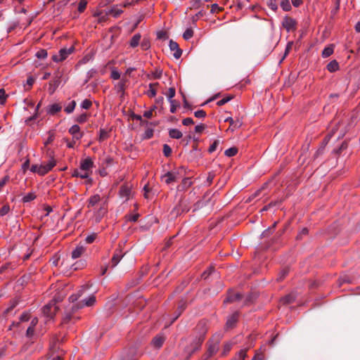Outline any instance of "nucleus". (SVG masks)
I'll return each mask as SVG.
<instances>
[{
  "instance_id": "nucleus-28",
  "label": "nucleus",
  "mask_w": 360,
  "mask_h": 360,
  "mask_svg": "<svg viewBox=\"0 0 360 360\" xmlns=\"http://www.w3.org/2000/svg\"><path fill=\"white\" fill-rule=\"evenodd\" d=\"M46 153H47V155L51 158L50 160L49 161V162L46 165L51 169L56 165V161L54 160L53 157V152L50 149H48Z\"/></svg>"
},
{
  "instance_id": "nucleus-18",
  "label": "nucleus",
  "mask_w": 360,
  "mask_h": 360,
  "mask_svg": "<svg viewBox=\"0 0 360 360\" xmlns=\"http://www.w3.org/2000/svg\"><path fill=\"white\" fill-rule=\"evenodd\" d=\"M101 200V198L99 195L96 194L94 195H92L88 200V207H93L98 204Z\"/></svg>"
},
{
  "instance_id": "nucleus-50",
  "label": "nucleus",
  "mask_w": 360,
  "mask_h": 360,
  "mask_svg": "<svg viewBox=\"0 0 360 360\" xmlns=\"http://www.w3.org/2000/svg\"><path fill=\"white\" fill-rule=\"evenodd\" d=\"M194 115L198 118H202L206 116V112L203 110H198L194 112Z\"/></svg>"
},
{
  "instance_id": "nucleus-8",
  "label": "nucleus",
  "mask_w": 360,
  "mask_h": 360,
  "mask_svg": "<svg viewBox=\"0 0 360 360\" xmlns=\"http://www.w3.org/2000/svg\"><path fill=\"white\" fill-rule=\"evenodd\" d=\"M94 167V162L90 158H87L80 162V170L91 172V169Z\"/></svg>"
},
{
  "instance_id": "nucleus-40",
  "label": "nucleus",
  "mask_w": 360,
  "mask_h": 360,
  "mask_svg": "<svg viewBox=\"0 0 360 360\" xmlns=\"http://www.w3.org/2000/svg\"><path fill=\"white\" fill-rule=\"evenodd\" d=\"M292 45H293L292 41H290L288 43L285 50L284 56H283V58L281 59V62H282L284 60V58L288 55Z\"/></svg>"
},
{
  "instance_id": "nucleus-3",
  "label": "nucleus",
  "mask_w": 360,
  "mask_h": 360,
  "mask_svg": "<svg viewBox=\"0 0 360 360\" xmlns=\"http://www.w3.org/2000/svg\"><path fill=\"white\" fill-rule=\"evenodd\" d=\"M188 210L186 208V203L181 200L179 203L173 208V210L171 212V214L173 216L177 217L178 215L181 214L184 212H186Z\"/></svg>"
},
{
  "instance_id": "nucleus-1",
  "label": "nucleus",
  "mask_w": 360,
  "mask_h": 360,
  "mask_svg": "<svg viewBox=\"0 0 360 360\" xmlns=\"http://www.w3.org/2000/svg\"><path fill=\"white\" fill-rule=\"evenodd\" d=\"M96 302V297L94 295H91L88 299L82 300V301L74 304L72 305V310H78L84 306L86 307H91Z\"/></svg>"
},
{
  "instance_id": "nucleus-13",
  "label": "nucleus",
  "mask_w": 360,
  "mask_h": 360,
  "mask_svg": "<svg viewBox=\"0 0 360 360\" xmlns=\"http://www.w3.org/2000/svg\"><path fill=\"white\" fill-rule=\"evenodd\" d=\"M219 348V340H216L215 342L210 343L207 349V354L209 356H211L216 354Z\"/></svg>"
},
{
  "instance_id": "nucleus-43",
  "label": "nucleus",
  "mask_w": 360,
  "mask_h": 360,
  "mask_svg": "<svg viewBox=\"0 0 360 360\" xmlns=\"http://www.w3.org/2000/svg\"><path fill=\"white\" fill-rule=\"evenodd\" d=\"M10 211V207L8 205H4L1 209H0V215L4 216L7 214Z\"/></svg>"
},
{
  "instance_id": "nucleus-55",
  "label": "nucleus",
  "mask_w": 360,
  "mask_h": 360,
  "mask_svg": "<svg viewBox=\"0 0 360 360\" xmlns=\"http://www.w3.org/2000/svg\"><path fill=\"white\" fill-rule=\"evenodd\" d=\"M41 165L39 166L37 165H33L31 167L30 170L33 173H37L38 174H39V171H41Z\"/></svg>"
},
{
  "instance_id": "nucleus-61",
  "label": "nucleus",
  "mask_w": 360,
  "mask_h": 360,
  "mask_svg": "<svg viewBox=\"0 0 360 360\" xmlns=\"http://www.w3.org/2000/svg\"><path fill=\"white\" fill-rule=\"evenodd\" d=\"M205 129V124H199V125L195 126V131L198 134H201Z\"/></svg>"
},
{
  "instance_id": "nucleus-20",
  "label": "nucleus",
  "mask_w": 360,
  "mask_h": 360,
  "mask_svg": "<svg viewBox=\"0 0 360 360\" xmlns=\"http://www.w3.org/2000/svg\"><path fill=\"white\" fill-rule=\"evenodd\" d=\"M126 83H127V80L124 79H122V80L120 82H119L117 85H116V87L117 89V91L120 93H121V96L122 97L124 94V89H125V87H126Z\"/></svg>"
},
{
  "instance_id": "nucleus-34",
  "label": "nucleus",
  "mask_w": 360,
  "mask_h": 360,
  "mask_svg": "<svg viewBox=\"0 0 360 360\" xmlns=\"http://www.w3.org/2000/svg\"><path fill=\"white\" fill-rule=\"evenodd\" d=\"M193 36V31L191 28H188L183 34V37L186 40L190 39Z\"/></svg>"
},
{
  "instance_id": "nucleus-21",
  "label": "nucleus",
  "mask_w": 360,
  "mask_h": 360,
  "mask_svg": "<svg viewBox=\"0 0 360 360\" xmlns=\"http://www.w3.org/2000/svg\"><path fill=\"white\" fill-rule=\"evenodd\" d=\"M169 136L172 139H179L182 137V133L176 129H171L169 130Z\"/></svg>"
},
{
  "instance_id": "nucleus-42",
  "label": "nucleus",
  "mask_w": 360,
  "mask_h": 360,
  "mask_svg": "<svg viewBox=\"0 0 360 360\" xmlns=\"http://www.w3.org/2000/svg\"><path fill=\"white\" fill-rule=\"evenodd\" d=\"M86 4H87V1H85V0H82L79 3V6H78V11L79 13H82L84 12V11L85 10L86 7Z\"/></svg>"
},
{
  "instance_id": "nucleus-64",
  "label": "nucleus",
  "mask_w": 360,
  "mask_h": 360,
  "mask_svg": "<svg viewBox=\"0 0 360 360\" xmlns=\"http://www.w3.org/2000/svg\"><path fill=\"white\" fill-rule=\"evenodd\" d=\"M34 332V328H33L32 326H29L28 328L27 329V332H26L27 337L31 338L33 335Z\"/></svg>"
},
{
  "instance_id": "nucleus-6",
  "label": "nucleus",
  "mask_w": 360,
  "mask_h": 360,
  "mask_svg": "<svg viewBox=\"0 0 360 360\" xmlns=\"http://www.w3.org/2000/svg\"><path fill=\"white\" fill-rule=\"evenodd\" d=\"M169 46L170 50L174 51L173 54L174 57L176 59H179L182 54V51L179 49V44L176 41H174L172 39H171L169 41Z\"/></svg>"
},
{
  "instance_id": "nucleus-11",
  "label": "nucleus",
  "mask_w": 360,
  "mask_h": 360,
  "mask_svg": "<svg viewBox=\"0 0 360 360\" xmlns=\"http://www.w3.org/2000/svg\"><path fill=\"white\" fill-rule=\"evenodd\" d=\"M69 133L77 140L80 139L83 136L82 133H80V128L77 124L72 126L69 129Z\"/></svg>"
},
{
  "instance_id": "nucleus-39",
  "label": "nucleus",
  "mask_w": 360,
  "mask_h": 360,
  "mask_svg": "<svg viewBox=\"0 0 360 360\" xmlns=\"http://www.w3.org/2000/svg\"><path fill=\"white\" fill-rule=\"evenodd\" d=\"M87 120V115L86 113H82V115H80L79 116H78L75 121L82 124V123H84Z\"/></svg>"
},
{
  "instance_id": "nucleus-19",
  "label": "nucleus",
  "mask_w": 360,
  "mask_h": 360,
  "mask_svg": "<svg viewBox=\"0 0 360 360\" xmlns=\"http://www.w3.org/2000/svg\"><path fill=\"white\" fill-rule=\"evenodd\" d=\"M339 69V64L336 60H331L327 65V70L330 72H334Z\"/></svg>"
},
{
  "instance_id": "nucleus-46",
  "label": "nucleus",
  "mask_w": 360,
  "mask_h": 360,
  "mask_svg": "<svg viewBox=\"0 0 360 360\" xmlns=\"http://www.w3.org/2000/svg\"><path fill=\"white\" fill-rule=\"evenodd\" d=\"M219 144V140H215L213 143L210 146L208 149V152L210 153H213L217 148L218 145Z\"/></svg>"
},
{
  "instance_id": "nucleus-5",
  "label": "nucleus",
  "mask_w": 360,
  "mask_h": 360,
  "mask_svg": "<svg viewBox=\"0 0 360 360\" xmlns=\"http://www.w3.org/2000/svg\"><path fill=\"white\" fill-rule=\"evenodd\" d=\"M296 21L290 17H285L283 22V27L288 30H294L296 29Z\"/></svg>"
},
{
  "instance_id": "nucleus-2",
  "label": "nucleus",
  "mask_w": 360,
  "mask_h": 360,
  "mask_svg": "<svg viewBox=\"0 0 360 360\" xmlns=\"http://www.w3.org/2000/svg\"><path fill=\"white\" fill-rule=\"evenodd\" d=\"M74 48L72 46L70 49H61L58 55H53L52 60L54 62H61L67 58V57L73 51Z\"/></svg>"
},
{
  "instance_id": "nucleus-32",
  "label": "nucleus",
  "mask_w": 360,
  "mask_h": 360,
  "mask_svg": "<svg viewBox=\"0 0 360 360\" xmlns=\"http://www.w3.org/2000/svg\"><path fill=\"white\" fill-rule=\"evenodd\" d=\"M76 106V102L75 101H72L70 103L65 107V111L67 113H71L73 112Z\"/></svg>"
},
{
  "instance_id": "nucleus-47",
  "label": "nucleus",
  "mask_w": 360,
  "mask_h": 360,
  "mask_svg": "<svg viewBox=\"0 0 360 360\" xmlns=\"http://www.w3.org/2000/svg\"><path fill=\"white\" fill-rule=\"evenodd\" d=\"M51 170L50 167L46 165H41V171H39V175L44 176Z\"/></svg>"
},
{
  "instance_id": "nucleus-15",
  "label": "nucleus",
  "mask_w": 360,
  "mask_h": 360,
  "mask_svg": "<svg viewBox=\"0 0 360 360\" xmlns=\"http://www.w3.org/2000/svg\"><path fill=\"white\" fill-rule=\"evenodd\" d=\"M56 310V307H55L53 304H50L45 305L43 308L44 314L49 317H53Z\"/></svg>"
},
{
  "instance_id": "nucleus-30",
  "label": "nucleus",
  "mask_w": 360,
  "mask_h": 360,
  "mask_svg": "<svg viewBox=\"0 0 360 360\" xmlns=\"http://www.w3.org/2000/svg\"><path fill=\"white\" fill-rule=\"evenodd\" d=\"M280 0H267L268 6L276 11L278 9V3Z\"/></svg>"
},
{
  "instance_id": "nucleus-29",
  "label": "nucleus",
  "mask_w": 360,
  "mask_h": 360,
  "mask_svg": "<svg viewBox=\"0 0 360 360\" xmlns=\"http://www.w3.org/2000/svg\"><path fill=\"white\" fill-rule=\"evenodd\" d=\"M238 153V148L236 147H231L225 150L224 154L228 157H233Z\"/></svg>"
},
{
  "instance_id": "nucleus-37",
  "label": "nucleus",
  "mask_w": 360,
  "mask_h": 360,
  "mask_svg": "<svg viewBox=\"0 0 360 360\" xmlns=\"http://www.w3.org/2000/svg\"><path fill=\"white\" fill-rule=\"evenodd\" d=\"M36 56L39 59H44L47 56V51L45 49H40L36 53Z\"/></svg>"
},
{
  "instance_id": "nucleus-10",
  "label": "nucleus",
  "mask_w": 360,
  "mask_h": 360,
  "mask_svg": "<svg viewBox=\"0 0 360 360\" xmlns=\"http://www.w3.org/2000/svg\"><path fill=\"white\" fill-rule=\"evenodd\" d=\"M60 83V76L57 75L50 82L49 91L51 94H53Z\"/></svg>"
},
{
  "instance_id": "nucleus-48",
  "label": "nucleus",
  "mask_w": 360,
  "mask_h": 360,
  "mask_svg": "<svg viewBox=\"0 0 360 360\" xmlns=\"http://www.w3.org/2000/svg\"><path fill=\"white\" fill-rule=\"evenodd\" d=\"M141 46L143 50H148L150 46L149 41L146 39H143L141 43Z\"/></svg>"
},
{
  "instance_id": "nucleus-60",
  "label": "nucleus",
  "mask_w": 360,
  "mask_h": 360,
  "mask_svg": "<svg viewBox=\"0 0 360 360\" xmlns=\"http://www.w3.org/2000/svg\"><path fill=\"white\" fill-rule=\"evenodd\" d=\"M182 124L185 126H188V125H190V124H194V122L192 118L191 117H186L185 119L183 120L182 121Z\"/></svg>"
},
{
  "instance_id": "nucleus-38",
  "label": "nucleus",
  "mask_w": 360,
  "mask_h": 360,
  "mask_svg": "<svg viewBox=\"0 0 360 360\" xmlns=\"http://www.w3.org/2000/svg\"><path fill=\"white\" fill-rule=\"evenodd\" d=\"M232 98H233V96H226V97L222 98L221 100H219V101H217V105L219 106H221V105L226 104V103H228L229 101H230Z\"/></svg>"
},
{
  "instance_id": "nucleus-33",
  "label": "nucleus",
  "mask_w": 360,
  "mask_h": 360,
  "mask_svg": "<svg viewBox=\"0 0 360 360\" xmlns=\"http://www.w3.org/2000/svg\"><path fill=\"white\" fill-rule=\"evenodd\" d=\"M288 272H289V269L288 268L283 269L281 271L280 274H278V276L276 278V280L278 281H281L288 274Z\"/></svg>"
},
{
  "instance_id": "nucleus-36",
  "label": "nucleus",
  "mask_w": 360,
  "mask_h": 360,
  "mask_svg": "<svg viewBox=\"0 0 360 360\" xmlns=\"http://www.w3.org/2000/svg\"><path fill=\"white\" fill-rule=\"evenodd\" d=\"M163 154L165 157L168 158L172 154V148L169 146L167 144L163 145V149H162Z\"/></svg>"
},
{
  "instance_id": "nucleus-44",
  "label": "nucleus",
  "mask_w": 360,
  "mask_h": 360,
  "mask_svg": "<svg viewBox=\"0 0 360 360\" xmlns=\"http://www.w3.org/2000/svg\"><path fill=\"white\" fill-rule=\"evenodd\" d=\"M107 212V208L105 207V205H102L99 210H98V217H99L100 218L103 217L104 216V214L106 213Z\"/></svg>"
},
{
  "instance_id": "nucleus-53",
  "label": "nucleus",
  "mask_w": 360,
  "mask_h": 360,
  "mask_svg": "<svg viewBox=\"0 0 360 360\" xmlns=\"http://www.w3.org/2000/svg\"><path fill=\"white\" fill-rule=\"evenodd\" d=\"M122 10L121 9H112L110 11V14L115 17V18H117L118 16H120L122 13Z\"/></svg>"
},
{
  "instance_id": "nucleus-7",
  "label": "nucleus",
  "mask_w": 360,
  "mask_h": 360,
  "mask_svg": "<svg viewBox=\"0 0 360 360\" xmlns=\"http://www.w3.org/2000/svg\"><path fill=\"white\" fill-rule=\"evenodd\" d=\"M238 316L239 314L237 311L229 316L226 323V328H233L235 327L236 323L238 322Z\"/></svg>"
},
{
  "instance_id": "nucleus-27",
  "label": "nucleus",
  "mask_w": 360,
  "mask_h": 360,
  "mask_svg": "<svg viewBox=\"0 0 360 360\" xmlns=\"http://www.w3.org/2000/svg\"><path fill=\"white\" fill-rule=\"evenodd\" d=\"M295 300V296L292 294L288 295L281 299V302L284 304H288L292 303Z\"/></svg>"
},
{
  "instance_id": "nucleus-35",
  "label": "nucleus",
  "mask_w": 360,
  "mask_h": 360,
  "mask_svg": "<svg viewBox=\"0 0 360 360\" xmlns=\"http://www.w3.org/2000/svg\"><path fill=\"white\" fill-rule=\"evenodd\" d=\"M36 198V195L34 193H29L22 198L24 202H30Z\"/></svg>"
},
{
  "instance_id": "nucleus-16",
  "label": "nucleus",
  "mask_w": 360,
  "mask_h": 360,
  "mask_svg": "<svg viewBox=\"0 0 360 360\" xmlns=\"http://www.w3.org/2000/svg\"><path fill=\"white\" fill-rule=\"evenodd\" d=\"M123 256L124 255L121 253L120 250H116L111 259L112 267H115V266H117V264L119 263V262L121 260Z\"/></svg>"
},
{
  "instance_id": "nucleus-24",
  "label": "nucleus",
  "mask_w": 360,
  "mask_h": 360,
  "mask_svg": "<svg viewBox=\"0 0 360 360\" xmlns=\"http://www.w3.org/2000/svg\"><path fill=\"white\" fill-rule=\"evenodd\" d=\"M61 108L62 107L59 104L54 103L49 105L48 112L51 115H54L60 111Z\"/></svg>"
},
{
  "instance_id": "nucleus-62",
  "label": "nucleus",
  "mask_w": 360,
  "mask_h": 360,
  "mask_svg": "<svg viewBox=\"0 0 360 360\" xmlns=\"http://www.w3.org/2000/svg\"><path fill=\"white\" fill-rule=\"evenodd\" d=\"M247 356V349H241L238 353L240 360H244Z\"/></svg>"
},
{
  "instance_id": "nucleus-57",
  "label": "nucleus",
  "mask_w": 360,
  "mask_h": 360,
  "mask_svg": "<svg viewBox=\"0 0 360 360\" xmlns=\"http://www.w3.org/2000/svg\"><path fill=\"white\" fill-rule=\"evenodd\" d=\"M53 139H54V134L51 131H49V137L44 143L45 146H46L48 144L52 143Z\"/></svg>"
},
{
  "instance_id": "nucleus-23",
  "label": "nucleus",
  "mask_w": 360,
  "mask_h": 360,
  "mask_svg": "<svg viewBox=\"0 0 360 360\" xmlns=\"http://www.w3.org/2000/svg\"><path fill=\"white\" fill-rule=\"evenodd\" d=\"M159 84L158 83H151L149 84V89L148 90L146 94L150 97V98H153V97H155L157 92H156V90L155 89V86H158Z\"/></svg>"
},
{
  "instance_id": "nucleus-9",
  "label": "nucleus",
  "mask_w": 360,
  "mask_h": 360,
  "mask_svg": "<svg viewBox=\"0 0 360 360\" xmlns=\"http://www.w3.org/2000/svg\"><path fill=\"white\" fill-rule=\"evenodd\" d=\"M131 193V187L128 184H124L120 187V195L121 198H125L129 200Z\"/></svg>"
},
{
  "instance_id": "nucleus-17",
  "label": "nucleus",
  "mask_w": 360,
  "mask_h": 360,
  "mask_svg": "<svg viewBox=\"0 0 360 360\" xmlns=\"http://www.w3.org/2000/svg\"><path fill=\"white\" fill-rule=\"evenodd\" d=\"M334 47L335 46L333 44H330L325 47L321 53L322 57L327 58L331 56L334 51Z\"/></svg>"
},
{
  "instance_id": "nucleus-49",
  "label": "nucleus",
  "mask_w": 360,
  "mask_h": 360,
  "mask_svg": "<svg viewBox=\"0 0 360 360\" xmlns=\"http://www.w3.org/2000/svg\"><path fill=\"white\" fill-rule=\"evenodd\" d=\"M222 10H223V8L219 7L218 6V4H214L211 5V13H212L220 12Z\"/></svg>"
},
{
  "instance_id": "nucleus-25",
  "label": "nucleus",
  "mask_w": 360,
  "mask_h": 360,
  "mask_svg": "<svg viewBox=\"0 0 360 360\" xmlns=\"http://www.w3.org/2000/svg\"><path fill=\"white\" fill-rule=\"evenodd\" d=\"M77 311V310L73 311L72 307L71 310L70 311L65 313V314L63 319V323H68L72 320V319H73V318L75 319V317L72 316V314Z\"/></svg>"
},
{
  "instance_id": "nucleus-31",
  "label": "nucleus",
  "mask_w": 360,
  "mask_h": 360,
  "mask_svg": "<svg viewBox=\"0 0 360 360\" xmlns=\"http://www.w3.org/2000/svg\"><path fill=\"white\" fill-rule=\"evenodd\" d=\"M281 6L285 11H289L291 10V4L288 0H283L281 2Z\"/></svg>"
},
{
  "instance_id": "nucleus-12",
  "label": "nucleus",
  "mask_w": 360,
  "mask_h": 360,
  "mask_svg": "<svg viewBox=\"0 0 360 360\" xmlns=\"http://www.w3.org/2000/svg\"><path fill=\"white\" fill-rule=\"evenodd\" d=\"M162 179L167 184H169L173 181H177L178 177L177 175L174 172H167L162 176Z\"/></svg>"
},
{
  "instance_id": "nucleus-22",
  "label": "nucleus",
  "mask_w": 360,
  "mask_h": 360,
  "mask_svg": "<svg viewBox=\"0 0 360 360\" xmlns=\"http://www.w3.org/2000/svg\"><path fill=\"white\" fill-rule=\"evenodd\" d=\"M165 342V338L161 335L156 336L153 340V345L157 348L162 347Z\"/></svg>"
},
{
  "instance_id": "nucleus-59",
  "label": "nucleus",
  "mask_w": 360,
  "mask_h": 360,
  "mask_svg": "<svg viewBox=\"0 0 360 360\" xmlns=\"http://www.w3.org/2000/svg\"><path fill=\"white\" fill-rule=\"evenodd\" d=\"M191 185V181H190V179L188 178L184 179L181 184V186H182L183 189L190 186Z\"/></svg>"
},
{
  "instance_id": "nucleus-58",
  "label": "nucleus",
  "mask_w": 360,
  "mask_h": 360,
  "mask_svg": "<svg viewBox=\"0 0 360 360\" xmlns=\"http://www.w3.org/2000/svg\"><path fill=\"white\" fill-rule=\"evenodd\" d=\"M169 103L171 104L170 112L172 113H174L176 112L178 105L176 104V101H174V100H170Z\"/></svg>"
},
{
  "instance_id": "nucleus-45",
  "label": "nucleus",
  "mask_w": 360,
  "mask_h": 360,
  "mask_svg": "<svg viewBox=\"0 0 360 360\" xmlns=\"http://www.w3.org/2000/svg\"><path fill=\"white\" fill-rule=\"evenodd\" d=\"M79 178L81 179H87L90 174H91V172H86L85 170H80V168L79 169Z\"/></svg>"
},
{
  "instance_id": "nucleus-14",
  "label": "nucleus",
  "mask_w": 360,
  "mask_h": 360,
  "mask_svg": "<svg viewBox=\"0 0 360 360\" xmlns=\"http://www.w3.org/2000/svg\"><path fill=\"white\" fill-rule=\"evenodd\" d=\"M85 252V248L83 245H78L75 250H72L71 256L72 259H77L80 257Z\"/></svg>"
},
{
  "instance_id": "nucleus-52",
  "label": "nucleus",
  "mask_w": 360,
  "mask_h": 360,
  "mask_svg": "<svg viewBox=\"0 0 360 360\" xmlns=\"http://www.w3.org/2000/svg\"><path fill=\"white\" fill-rule=\"evenodd\" d=\"M205 14V12L203 11H199L198 13H196L195 15L192 17V21L193 22H195L200 18L202 17Z\"/></svg>"
},
{
  "instance_id": "nucleus-56",
  "label": "nucleus",
  "mask_w": 360,
  "mask_h": 360,
  "mask_svg": "<svg viewBox=\"0 0 360 360\" xmlns=\"http://www.w3.org/2000/svg\"><path fill=\"white\" fill-rule=\"evenodd\" d=\"M85 264L83 262H77L74 264H72V268L74 270H77L79 269H82L84 266Z\"/></svg>"
},
{
  "instance_id": "nucleus-4",
  "label": "nucleus",
  "mask_w": 360,
  "mask_h": 360,
  "mask_svg": "<svg viewBox=\"0 0 360 360\" xmlns=\"http://www.w3.org/2000/svg\"><path fill=\"white\" fill-rule=\"evenodd\" d=\"M243 297L242 294L234 291H229L227 297L224 300V303H231L236 301L240 300Z\"/></svg>"
},
{
  "instance_id": "nucleus-54",
  "label": "nucleus",
  "mask_w": 360,
  "mask_h": 360,
  "mask_svg": "<svg viewBox=\"0 0 360 360\" xmlns=\"http://www.w3.org/2000/svg\"><path fill=\"white\" fill-rule=\"evenodd\" d=\"M7 95L6 94V91L4 89H0V102L4 103L6 101Z\"/></svg>"
},
{
  "instance_id": "nucleus-51",
  "label": "nucleus",
  "mask_w": 360,
  "mask_h": 360,
  "mask_svg": "<svg viewBox=\"0 0 360 360\" xmlns=\"http://www.w3.org/2000/svg\"><path fill=\"white\" fill-rule=\"evenodd\" d=\"M175 89L174 87H171L169 89L168 93L166 94L168 97L169 101L172 100V98L175 96Z\"/></svg>"
},
{
  "instance_id": "nucleus-26",
  "label": "nucleus",
  "mask_w": 360,
  "mask_h": 360,
  "mask_svg": "<svg viewBox=\"0 0 360 360\" xmlns=\"http://www.w3.org/2000/svg\"><path fill=\"white\" fill-rule=\"evenodd\" d=\"M141 37L140 34H134L130 40V46L133 48L136 47L139 44Z\"/></svg>"
},
{
  "instance_id": "nucleus-63",
  "label": "nucleus",
  "mask_w": 360,
  "mask_h": 360,
  "mask_svg": "<svg viewBox=\"0 0 360 360\" xmlns=\"http://www.w3.org/2000/svg\"><path fill=\"white\" fill-rule=\"evenodd\" d=\"M347 146H348L347 143L346 141H344V142L341 144L340 147L338 149H337V150H336V153H341V152H342V150H345V149L347 148Z\"/></svg>"
},
{
  "instance_id": "nucleus-41",
  "label": "nucleus",
  "mask_w": 360,
  "mask_h": 360,
  "mask_svg": "<svg viewBox=\"0 0 360 360\" xmlns=\"http://www.w3.org/2000/svg\"><path fill=\"white\" fill-rule=\"evenodd\" d=\"M92 103L90 100L85 99L82 101L81 106L82 108L88 110L91 108Z\"/></svg>"
}]
</instances>
